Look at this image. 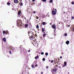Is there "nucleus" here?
<instances>
[{"instance_id":"f257e3e1","label":"nucleus","mask_w":74,"mask_h":74,"mask_svg":"<svg viewBox=\"0 0 74 74\" xmlns=\"http://www.w3.org/2000/svg\"><path fill=\"white\" fill-rule=\"evenodd\" d=\"M17 23L18 26H22V22L21 21V20H18Z\"/></svg>"},{"instance_id":"f03ea898","label":"nucleus","mask_w":74,"mask_h":74,"mask_svg":"<svg viewBox=\"0 0 74 74\" xmlns=\"http://www.w3.org/2000/svg\"><path fill=\"white\" fill-rule=\"evenodd\" d=\"M53 10L52 11V13L53 15H55L56 14V9H54V8H53Z\"/></svg>"},{"instance_id":"7ed1b4c3","label":"nucleus","mask_w":74,"mask_h":74,"mask_svg":"<svg viewBox=\"0 0 74 74\" xmlns=\"http://www.w3.org/2000/svg\"><path fill=\"white\" fill-rule=\"evenodd\" d=\"M51 71L52 73H55V72H56V71H57V69H56V68H54L52 70H51Z\"/></svg>"},{"instance_id":"20e7f679","label":"nucleus","mask_w":74,"mask_h":74,"mask_svg":"<svg viewBox=\"0 0 74 74\" xmlns=\"http://www.w3.org/2000/svg\"><path fill=\"white\" fill-rule=\"evenodd\" d=\"M13 48H14L13 47L11 46H10L8 47V49H13Z\"/></svg>"},{"instance_id":"39448f33","label":"nucleus","mask_w":74,"mask_h":74,"mask_svg":"<svg viewBox=\"0 0 74 74\" xmlns=\"http://www.w3.org/2000/svg\"><path fill=\"white\" fill-rule=\"evenodd\" d=\"M51 27L53 28V29H56V25H55L54 24Z\"/></svg>"},{"instance_id":"423d86ee","label":"nucleus","mask_w":74,"mask_h":74,"mask_svg":"<svg viewBox=\"0 0 74 74\" xmlns=\"http://www.w3.org/2000/svg\"><path fill=\"white\" fill-rule=\"evenodd\" d=\"M25 28H27V27H29V24H25Z\"/></svg>"},{"instance_id":"0eeeda50","label":"nucleus","mask_w":74,"mask_h":74,"mask_svg":"<svg viewBox=\"0 0 74 74\" xmlns=\"http://www.w3.org/2000/svg\"><path fill=\"white\" fill-rule=\"evenodd\" d=\"M69 43H70V41H69V40L66 41V44H67V45H69Z\"/></svg>"},{"instance_id":"6e6552de","label":"nucleus","mask_w":74,"mask_h":74,"mask_svg":"<svg viewBox=\"0 0 74 74\" xmlns=\"http://www.w3.org/2000/svg\"><path fill=\"white\" fill-rule=\"evenodd\" d=\"M3 41H4V42H5L6 41V39H5V38H3Z\"/></svg>"},{"instance_id":"1a4fd4ad","label":"nucleus","mask_w":74,"mask_h":74,"mask_svg":"<svg viewBox=\"0 0 74 74\" xmlns=\"http://www.w3.org/2000/svg\"><path fill=\"white\" fill-rule=\"evenodd\" d=\"M14 3H18V0H14Z\"/></svg>"},{"instance_id":"9d476101","label":"nucleus","mask_w":74,"mask_h":74,"mask_svg":"<svg viewBox=\"0 0 74 74\" xmlns=\"http://www.w3.org/2000/svg\"><path fill=\"white\" fill-rule=\"evenodd\" d=\"M42 32H44V31H46V30L44 29V28H42Z\"/></svg>"},{"instance_id":"9b49d317","label":"nucleus","mask_w":74,"mask_h":74,"mask_svg":"<svg viewBox=\"0 0 74 74\" xmlns=\"http://www.w3.org/2000/svg\"><path fill=\"white\" fill-rule=\"evenodd\" d=\"M30 38H31L32 39H33V38H34L35 37H33V36H31L30 37Z\"/></svg>"},{"instance_id":"f8f14e48","label":"nucleus","mask_w":74,"mask_h":74,"mask_svg":"<svg viewBox=\"0 0 74 74\" xmlns=\"http://www.w3.org/2000/svg\"><path fill=\"white\" fill-rule=\"evenodd\" d=\"M7 5H10V4H11V3H9V2H7Z\"/></svg>"},{"instance_id":"ddd939ff","label":"nucleus","mask_w":74,"mask_h":74,"mask_svg":"<svg viewBox=\"0 0 74 74\" xmlns=\"http://www.w3.org/2000/svg\"><path fill=\"white\" fill-rule=\"evenodd\" d=\"M38 56H36L35 57V59H38Z\"/></svg>"},{"instance_id":"4468645a","label":"nucleus","mask_w":74,"mask_h":74,"mask_svg":"<svg viewBox=\"0 0 74 74\" xmlns=\"http://www.w3.org/2000/svg\"><path fill=\"white\" fill-rule=\"evenodd\" d=\"M20 6H23V3L21 2L20 3Z\"/></svg>"},{"instance_id":"2eb2a0df","label":"nucleus","mask_w":74,"mask_h":74,"mask_svg":"<svg viewBox=\"0 0 74 74\" xmlns=\"http://www.w3.org/2000/svg\"><path fill=\"white\" fill-rule=\"evenodd\" d=\"M36 28L38 29L39 28V26H38V25H37L36 26Z\"/></svg>"},{"instance_id":"dca6fc26","label":"nucleus","mask_w":74,"mask_h":74,"mask_svg":"<svg viewBox=\"0 0 74 74\" xmlns=\"http://www.w3.org/2000/svg\"><path fill=\"white\" fill-rule=\"evenodd\" d=\"M42 24L43 25H45V22H43L42 23Z\"/></svg>"},{"instance_id":"f3484780","label":"nucleus","mask_w":74,"mask_h":74,"mask_svg":"<svg viewBox=\"0 0 74 74\" xmlns=\"http://www.w3.org/2000/svg\"><path fill=\"white\" fill-rule=\"evenodd\" d=\"M31 66L33 68H34V66L33 64H32Z\"/></svg>"},{"instance_id":"a211bd4d","label":"nucleus","mask_w":74,"mask_h":74,"mask_svg":"<svg viewBox=\"0 0 74 74\" xmlns=\"http://www.w3.org/2000/svg\"><path fill=\"white\" fill-rule=\"evenodd\" d=\"M18 15H20L21 14V11H19L18 12Z\"/></svg>"},{"instance_id":"6ab92c4d","label":"nucleus","mask_w":74,"mask_h":74,"mask_svg":"<svg viewBox=\"0 0 74 74\" xmlns=\"http://www.w3.org/2000/svg\"><path fill=\"white\" fill-rule=\"evenodd\" d=\"M45 55L46 56H48V53H45Z\"/></svg>"},{"instance_id":"aec40b11","label":"nucleus","mask_w":74,"mask_h":74,"mask_svg":"<svg viewBox=\"0 0 74 74\" xmlns=\"http://www.w3.org/2000/svg\"><path fill=\"white\" fill-rule=\"evenodd\" d=\"M31 33V32L30 31H28V35L29 36H30L29 35V34H30V33Z\"/></svg>"},{"instance_id":"412c9836","label":"nucleus","mask_w":74,"mask_h":74,"mask_svg":"<svg viewBox=\"0 0 74 74\" xmlns=\"http://www.w3.org/2000/svg\"><path fill=\"white\" fill-rule=\"evenodd\" d=\"M47 36V34H44L43 35V37H45V36Z\"/></svg>"},{"instance_id":"4be33fe9","label":"nucleus","mask_w":74,"mask_h":74,"mask_svg":"<svg viewBox=\"0 0 74 74\" xmlns=\"http://www.w3.org/2000/svg\"><path fill=\"white\" fill-rule=\"evenodd\" d=\"M64 64L65 65H67V63H66V62H64Z\"/></svg>"},{"instance_id":"5701e85b","label":"nucleus","mask_w":74,"mask_h":74,"mask_svg":"<svg viewBox=\"0 0 74 74\" xmlns=\"http://www.w3.org/2000/svg\"><path fill=\"white\" fill-rule=\"evenodd\" d=\"M49 3H53V1H52V0H50L49 1Z\"/></svg>"},{"instance_id":"b1692460","label":"nucleus","mask_w":74,"mask_h":74,"mask_svg":"<svg viewBox=\"0 0 74 74\" xmlns=\"http://www.w3.org/2000/svg\"><path fill=\"white\" fill-rule=\"evenodd\" d=\"M64 36H67V33H66L64 35Z\"/></svg>"},{"instance_id":"393cba45","label":"nucleus","mask_w":74,"mask_h":74,"mask_svg":"<svg viewBox=\"0 0 74 74\" xmlns=\"http://www.w3.org/2000/svg\"><path fill=\"white\" fill-rule=\"evenodd\" d=\"M42 60L43 61H45V59L44 58H43L42 59Z\"/></svg>"},{"instance_id":"a878e982","label":"nucleus","mask_w":74,"mask_h":74,"mask_svg":"<svg viewBox=\"0 0 74 74\" xmlns=\"http://www.w3.org/2000/svg\"><path fill=\"white\" fill-rule=\"evenodd\" d=\"M47 0H42V1L43 2H46Z\"/></svg>"},{"instance_id":"bb28decb","label":"nucleus","mask_w":74,"mask_h":74,"mask_svg":"<svg viewBox=\"0 0 74 74\" xmlns=\"http://www.w3.org/2000/svg\"><path fill=\"white\" fill-rule=\"evenodd\" d=\"M44 34H47V32H46V31H45L44 32Z\"/></svg>"},{"instance_id":"cd10ccee","label":"nucleus","mask_w":74,"mask_h":74,"mask_svg":"<svg viewBox=\"0 0 74 74\" xmlns=\"http://www.w3.org/2000/svg\"><path fill=\"white\" fill-rule=\"evenodd\" d=\"M71 4H73V5H74V2H72L71 3Z\"/></svg>"},{"instance_id":"c85d7f7f","label":"nucleus","mask_w":74,"mask_h":74,"mask_svg":"<svg viewBox=\"0 0 74 74\" xmlns=\"http://www.w3.org/2000/svg\"><path fill=\"white\" fill-rule=\"evenodd\" d=\"M3 34H5V31H3Z\"/></svg>"},{"instance_id":"c756f323","label":"nucleus","mask_w":74,"mask_h":74,"mask_svg":"<svg viewBox=\"0 0 74 74\" xmlns=\"http://www.w3.org/2000/svg\"><path fill=\"white\" fill-rule=\"evenodd\" d=\"M49 67V66H47L46 67V69H48Z\"/></svg>"},{"instance_id":"7c9ffc66","label":"nucleus","mask_w":74,"mask_h":74,"mask_svg":"<svg viewBox=\"0 0 74 74\" xmlns=\"http://www.w3.org/2000/svg\"><path fill=\"white\" fill-rule=\"evenodd\" d=\"M9 53H10V54H12V53H11V51H9Z\"/></svg>"},{"instance_id":"2f4dec72","label":"nucleus","mask_w":74,"mask_h":74,"mask_svg":"<svg viewBox=\"0 0 74 74\" xmlns=\"http://www.w3.org/2000/svg\"><path fill=\"white\" fill-rule=\"evenodd\" d=\"M44 52H42V53H41V54H42V55H44Z\"/></svg>"},{"instance_id":"473e14b6","label":"nucleus","mask_w":74,"mask_h":74,"mask_svg":"<svg viewBox=\"0 0 74 74\" xmlns=\"http://www.w3.org/2000/svg\"><path fill=\"white\" fill-rule=\"evenodd\" d=\"M35 67H38V65H37V64H36L35 65Z\"/></svg>"},{"instance_id":"72a5a7b5","label":"nucleus","mask_w":74,"mask_h":74,"mask_svg":"<svg viewBox=\"0 0 74 74\" xmlns=\"http://www.w3.org/2000/svg\"><path fill=\"white\" fill-rule=\"evenodd\" d=\"M36 19H38V17L37 16L36 17Z\"/></svg>"},{"instance_id":"f704fd0d","label":"nucleus","mask_w":74,"mask_h":74,"mask_svg":"<svg viewBox=\"0 0 74 74\" xmlns=\"http://www.w3.org/2000/svg\"><path fill=\"white\" fill-rule=\"evenodd\" d=\"M74 17H71L72 19H74Z\"/></svg>"},{"instance_id":"c9c22d12","label":"nucleus","mask_w":74,"mask_h":74,"mask_svg":"<svg viewBox=\"0 0 74 74\" xmlns=\"http://www.w3.org/2000/svg\"><path fill=\"white\" fill-rule=\"evenodd\" d=\"M51 63H52V62H53V60H52V61H51Z\"/></svg>"},{"instance_id":"e433bc0d","label":"nucleus","mask_w":74,"mask_h":74,"mask_svg":"<svg viewBox=\"0 0 74 74\" xmlns=\"http://www.w3.org/2000/svg\"><path fill=\"white\" fill-rule=\"evenodd\" d=\"M34 44H35V45H34L35 46H36V47L37 46L36 45V44L34 43Z\"/></svg>"},{"instance_id":"4c0bfd02","label":"nucleus","mask_w":74,"mask_h":74,"mask_svg":"<svg viewBox=\"0 0 74 74\" xmlns=\"http://www.w3.org/2000/svg\"><path fill=\"white\" fill-rule=\"evenodd\" d=\"M56 67H58V65H56Z\"/></svg>"},{"instance_id":"58836bf2","label":"nucleus","mask_w":74,"mask_h":74,"mask_svg":"<svg viewBox=\"0 0 74 74\" xmlns=\"http://www.w3.org/2000/svg\"><path fill=\"white\" fill-rule=\"evenodd\" d=\"M33 12L34 13V14H36V12H35V11H34Z\"/></svg>"},{"instance_id":"ea45409f","label":"nucleus","mask_w":74,"mask_h":74,"mask_svg":"<svg viewBox=\"0 0 74 74\" xmlns=\"http://www.w3.org/2000/svg\"><path fill=\"white\" fill-rule=\"evenodd\" d=\"M60 59H62V56H60Z\"/></svg>"},{"instance_id":"a19ab883","label":"nucleus","mask_w":74,"mask_h":74,"mask_svg":"<svg viewBox=\"0 0 74 74\" xmlns=\"http://www.w3.org/2000/svg\"><path fill=\"white\" fill-rule=\"evenodd\" d=\"M28 52H30V50H29L28 51Z\"/></svg>"},{"instance_id":"79ce46f5","label":"nucleus","mask_w":74,"mask_h":74,"mask_svg":"<svg viewBox=\"0 0 74 74\" xmlns=\"http://www.w3.org/2000/svg\"><path fill=\"white\" fill-rule=\"evenodd\" d=\"M63 67H65V65H63Z\"/></svg>"},{"instance_id":"37998d69","label":"nucleus","mask_w":74,"mask_h":74,"mask_svg":"<svg viewBox=\"0 0 74 74\" xmlns=\"http://www.w3.org/2000/svg\"><path fill=\"white\" fill-rule=\"evenodd\" d=\"M32 0V1L34 2V1H35V0Z\"/></svg>"},{"instance_id":"c03bdc74","label":"nucleus","mask_w":74,"mask_h":74,"mask_svg":"<svg viewBox=\"0 0 74 74\" xmlns=\"http://www.w3.org/2000/svg\"><path fill=\"white\" fill-rule=\"evenodd\" d=\"M41 74H43V73H42V72H41Z\"/></svg>"},{"instance_id":"a18cd8bd","label":"nucleus","mask_w":74,"mask_h":74,"mask_svg":"<svg viewBox=\"0 0 74 74\" xmlns=\"http://www.w3.org/2000/svg\"><path fill=\"white\" fill-rule=\"evenodd\" d=\"M70 25H68V27H70Z\"/></svg>"},{"instance_id":"49530a36","label":"nucleus","mask_w":74,"mask_h":74,"mask_svg":"<svg viewBox=\"0 0 74 74\" xmlns=\"http://www.w3.org/2000/svg\"><path fill=\"white\" fill-rule=\"evenodd\" d=\"M64 14H65V12H64Z\"/></svg>"},{"instance_id":"de8ad7c7","label":"nucleus","mask_w":74,"mask_h":74,"mask_svg":"<svg viewBox=\"0 0 74 74\" xmlns=\"http://www.w3.org/2000/svg\"><path fill=\"white\" fill-rule=\"evenodd\" d=\"M29 21H27V23H28Z\"/></svg>"},{"instance_id":"09e8293b","label":"nucleus","mask_w":74,"mask_h":74,"mask_svg":"<svg viewBox=\"0 0 74 74\" xmlns=\"http://www.w3.org/2000/svg\"><path fill=\"white\" fill-rule=\"evenodd\" d=\"M21 1H22V0H21Z\"/></svg>"},{"instance_id":"8fccbe9b","label":"nucleus","mask_w":74,"mask_h":74,"mask_svg":"<svg viewBox=\"0 0 74 74\" xmlns=\"http://www.w3.org/2000/svg\"><path fill=\"white\" fill-rule=\"evenodd\" d=\"M12 10H14V9H12Z\"/></svg>"},{"instance_id":"3c124183","label":"nucleus","mask_w":74,"mask_h":74,"mask_svg":"<svg viewBox=\"0 0 74 74\" xmlns=\"http://www.w3.org/2000/svg\"><path fill=\"white\" fill-rule=\"evenodd\" d=\"M41 26H42V25H41Z\"/></svg>"}]
</instances>
